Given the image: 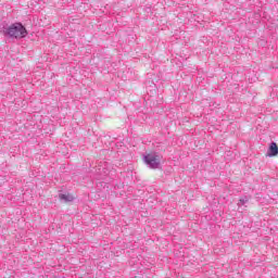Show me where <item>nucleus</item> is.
Masks as SVG:
<instances>
[{"mask_svg":"<svg viewBox=\"0 0 278 278\" xmlns=\"http://www.w3.org/2000/svg\"><path fill=\"white\" fill-rule=\"evenodd\" d=\"M0 34H3L7 38H15L21 40L27 36V28L21 23H14L12 25L3 24L0 26Z\"/></svg>","mask_w":278,"mask_h":278,"instance_id":"f257e3e1","label":"nucleus"},{"mask_svg":"<svg viewBox=\"0 0 278 278\" xmlns=\"http://www.w3.org/2000/svg\"><path fill=\"white\" fill-rule=\"evenodd\" d=\"M143 162L149 168L156 169L160 168L162 159L157 152H151L143 156Z\"/></svg>","mask_w":278,"mask_h":278,"instance_id":"f03ea898","label":"nucleus"},{"mask_svg":"<svg viewBox=\"0 0 278 278\" xmlns=\"http://www.w3.org/2000/svg\"><path fill=\"white\" fill-rule=\"evenodd\" d=\"M278 154V146L276 142H271L269 144L268 151H267V156L268 157H275Z\"/></svg>","mask_w":278,"mask_h":278,"instance_id":"7ed1b4c3","label":"nucleus"},{"mask_svg":"<svg viewBox=\"0 0 278 278\" xmlns=\"http://www.w3.org/2000/svg\"><path fill=\"white\" fill-rule=\"evenodd\" d=\"M60 201H63L64 203H71L75 200V198L70 193H60L59 194Z\"/></svg>","mask_w":278,"mask_h":278,"instance_id":"20e7f679","label":"nucleus"},{"mask_svg":"<svg viewBox=\"0 0 278 278\" xmlns=\"http://www.w3.org/2000/svg\"><path fill=\"white\" fill-rule=\"evenodd\" d=\"M245 203H249V198H247V195H244L243 198H241V199L239 200L238 205H239V206H240V205H244Z\"/></svg>","mask_w":278,"mask_h":278,"instance_id":"39448f33","label":"nucleus"}]
</instances>
